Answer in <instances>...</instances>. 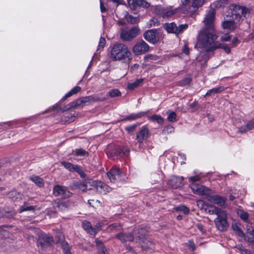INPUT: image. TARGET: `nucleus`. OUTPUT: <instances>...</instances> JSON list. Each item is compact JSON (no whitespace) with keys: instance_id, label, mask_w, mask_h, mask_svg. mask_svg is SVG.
Segmentation results:
<instances>
[{"instance_id":"1","label":"nucleus","mask_w":254,"mask_h":254,"mask_svg":"<svg viewBox=\"0 0 254 254\" xmlns=\"http://www.w3.org/2000/svg\"><path fill=\"white\" fill-rule=\"evenodd\" d=\"M215 15V11L212 9L205 14L202 21L203 26L198 33L195 44V47L197 49L208 51L220 47V45L217 44L213 45V42L217 38L214 27Z\"/></svg>"},{"instance_id":"2","label":"nucleus","mask_w":254,"mask_h":254,"mask_svg":"<svg viewBox=\"0 0 254 254\" xmlns=\"http://www.w3.org/2000/svg\"><path fill=\"white\" fill-rule=\"evenodd\" d=\"M232 9V18L222 22V26L227 32H231L236 29L243 17H246L249 15L250 9L243 6L233 4L230 6Z\"/></svg>"},{"instance_id":"3","label":"nucleus","mask_w":254,"mask_h":254,"mask_svg":"<svg viewBox=\"0 0 254 254\" xmlns=\"http://www.w3.org/2000/svg\"><path fill=\"white\" fill-rule=\"evenodd\" d=\"M110 56L113 61H120L127 64L129 63L132 59L128 48L123 43H117L111 46Z\"/></svg>"},{"instance_id":"4","label":"nucleus","mask_w":254,"mask_h":254,"mask_svg":"<svg viewBox=\"0 0 254 254\" xmlns=\"http://www.w3.org/2000/svg\"><path fill=\"white\" fill-rule=\"evenodd\" d=\"M214 213L217 216L214 220L217 228L221 231L226 230L228 227L226 212L217 207H214Z\"/></svg>"},{"instance_id":"5","label":"nucleus","mask_w":254,"mask_h":254,"mask_svg":"<svg viewBox=\"0 0 254 254\" xmlns=\"http://www.w3.org/2000/svg\"><path fill=\"white\" fill-rule=\"evenodd\" d=\"M98 181L91 179L85 180L83 182H75L73 183L72 187L78 189L82 191L87 192L88 190H97Z\"/></svg>"},{"instance_id":"6","label":"nucleus","mask_w":254,"mask_h":254,"mask_svg":"<svg viewBox=\"0 0 254 254\" xmlns=\"http://www.w3.org/2000/svg\"><path fill=\"white\" fill-rule=\"evenodd\" d=\"M179 10L178 8H172L171 6L164 7L161 5H157L153 7V11L163 18H169L172 16L177 13Z\"/></svg>"},{"instance_id":"7","label":"nucleus","mask_w":254,"mask_h":254,"mask_svg":"<svg viewBox=\"0 0 254 254\" xmlns=\"http://www.w3.org/2000/svg\"><path fill=\"white\" fill-rule=\"evenodd\" d=\"M107 176L110 181L113 183L118 181L123 182L126 180V177L120 169L116 166L113 167L107 173Z\"/></svg>"},{"instance_id":"8","label":"nucleus","mask_w":254,"mask_h":254,"mask_svg":"<svg viewBox=\"0 0 254 254\" xmlns=\"http://www.w3.org/2000/svg\"><path fill=\"white\" fill-rule=\"evenodd\" d=\"M205 0H182L184 8L190 13L195 12L204 2Z\"/></svg>"},{"instance_id":"9","label":"nucleus","mask_w":254,"mask_h":254,"mask_svg":"<svg viewBox=\"0 0 254 254\" xmlns=\"http://www.w3.org/2000/svg\"><path fill=\"white\" fill-rule=\"evenodd\" d=\"M139 33V29L137 27H133L130 29L123 28L121 32L120 37L124 41H129L136 37Z\"/></svg>"},{"instance_id":"10","label":"nucleus","mask_w":254,"mask_h":254,"mask_svg":"<svg viewBox=\"0 0 254 254\" xmlns=\"http://www.w3.org/2000/svg\"><path fill=\"white\" fill-rule=\"evenodd\" d=\"M190 188L193 193L199 195H204L206 198L209 193H213L212 190L200 184L192 183Z\"/></svg>"},{"instance_id":"11","label":"nucleus","mask_w":254,"mask_h":254,"mask_svg":"<svg viewBox=\"0 0 254 254\" xmlns=\"http://www.w3.org/2000/svg\"><path fill=\"white\" fill-rule=\"evenodd\" d=\"M148 45L143 40L137 42L133 46L132 49L133 53L136 56L144 54L149 50Z\"/></svg>"},{"instance_id":"12","label":"nucleus","mask_w":254,"mask_h":254,"mask_svg":"<svg viewBox=\"0 0 254 254\" xmlns=\"http://www.w3.org/2000/svg\"><path fill=\"white\" fill-rule=\"evenodd\" d=\"M246 230V233L244 234V236H242L241 238H244L245 241L254 246V225L248 224Z\"/></svg>"},{"instance_id":"13","label":"nucleus","mask_w":254,"mask_h":254,"mask_svg":"<svg viewBox=\"0 0 254 254\" xmlns=\"http://www.w3.org/2000/svg\"><path fill=\"white\" fill-rule=\"evenodd\" d=\"M213 193H209L206 199L214 204H217L220 206L226 207V198L218 195H212Z\"/></svg>"},{"instance_id":"14","label":"nucleus","mask_w":254,"mask_h":254,"mask_svg":"<svg viewBox=\"0 0 254 254\" xmlns=\"http://www.w3.org/2000/svg\"><path fill=\"white\" fill-rule=\"evenodd\" d=\"M144 38L148 42L155 44L159 40V33L156 30L151 29L144 33Z\"/></svg>"},{"instance_id":"15","label":"nucleus","mask_w":254,"mask_h":254,"mask_svg":"<svg viewBox=\"0 0 254 254\" xmlns=\"http://www.w3.org/2000/svg\"><path fill=\"white\" fill-rule=\"evenodd\" d=\"M149 129L145 126L142 127L140 130L136 133V139L139 143H142L146 140L149 136Z\"/></svg>"},{"instance_id":"16","label":"nucleus","mask_w":254,"mask_h":254,"mask_svg":"<svg viewBox=\"0 0 254 254\" xmlns=\"http://www.w3.org/2000/svg\"><path fill=\"white\" fill-rule=\"evenodd\" d=\"M53 241V238L49 234L42 233L39 235L37 245L39 247L40 245L41 248H43L47 245L51 244Z\"/></svg>"},{"instance_id":"17","label":"nucleus","mask_w":254,"mask_h":254,"mask_svg":"<svg viewBox=\"0 0 254 254\" xmlns=\"http://www.w3.org/2000/svg\"><path fill=\"white\" fill-rule=\"evenodd\" d=\"M54 193L55 195L61 196L64 198L68 197L71 194L65 187L60 186H56L54 187Z\"/></svg>"},{"instance_id":"18","label":"nucleus","mask_w":254,"mask_h":254,"mask_svg":"<svg viewBox=\"0 0 254 254\" xmlns=\"http://www.w3.org/2000/svg\"><path fill=\"white\" fill-rule=\"evenodd\" d=\"M128 4L129 7L132 9H135L138 6L144 7L149 6V3L144 0H127Z\"/></svg>"},{"instance_id":"19","label":"nucleus","mask_w":254,"mask_h":254,"mask_svg":"<svg viewBox=\"0 0 254 254\" xmlns=\"http://www.w3.org/2000/svg\"><path fill=\"white\" fill-rule=\"evenodd\" d=\"M136 231L134 230L133 232V234H125L123 233H120L118 234L116 237L120 240L122 243H125L127 242H131L133 241L134 240V237L133 235L134 234H136Z\"/></svg>"},{"instance_id":"20","label":"nucleus","mask_w":254,"mask_h":254,"mask_svg":"<svg viewBox=\"0 0 254 254\" xmlns=\"http://www.w3.org/2000/svg\"><path fill=\"white\" fill-rule=\"evenodd\" d=\"M183 178L180 177H172L169 181L168 184L173 188L177 189L183 186Z\"/></svg>"},{"instance_id":"21","label":"nucleus","mask_w":254,"mask_h":254,"mask_svg":"<svg viewBox=\"0 0 254 254\" xmlns=\"http://www.w3.org/2000/svg\"><path fill=\"white\" fill-rule=\"evenodd\" d=\"M217 44V45H220V47L219 48H222L224 49L225 52L226 53H227V54H229L231 52V49H230V48L228 47V46H223L222 44H221L220 43H218V42H216V43H214V42H213V45H216ZM217 48H219V47H217ZM215 49H216V48H214L211 50H208V51H206V50H204L203 49H200V50H202V52L200 53L199 55L197 57V59L199 61H201V57H202V56L203 55L204 53L203 52H208V51H211V50H213Z\"/></svg>"},{"instance_id":"22","label":"nucleus","mask_w":254,"mask_h":254,"mask_svg":"<svg viewBox=\"0 0 254 254\" xmlns=\"http://www.w3.org/2000/svg\"><path fill=\"white\" fill-rule=\"evenodd\" d=\"M112 188L105 183L98 181L96 191L106 193L111 190Z\"/></svg>"},{"instance_id":"23","label":"nucleus","mask_w":254,"mask_h":254,"mask_svg":"<svg viewBox=\"0 0 254 254\" xmlns=\"http://www.w3.org/2000/svg\"><path fill=\"white\" fill-rule=\"evenodd\" d=\"M82 227L84 230L90 235H96V232L93 230L91 224L88 221H84L82 223Z\"/></svg>"},{"instance_id":"24","label":"nucleus","mask_w":254,"mask_h":254,"mask_svg":"<svg viewBox=\"0 0 254 254\" xmlns=\"http://www.w3.org/2000/svg\"><path fill=\"white\" fill-rule=\"evenodd\" d=\"M254 128V119L250 121L246 126L242 127L239 128V131L241 132H246L248 130Z\"/></svg>"},{"instance_id":"25","label":"nucleus","mask_w":254,"mask_h":254,"mask_svg":"<svg viewBox=\"0 0 254 254\" xmlns=\"http://www.w3.org/2000/svg\"><path fill=\"white\" fill-rule=\"evenodd\" d=\"M125 18L128 22L131 24H134L137 23L139 21V17L137 14L131 15L127 14L125 15Z\"/></svg>"},{"instance_id":"26","label":"nucleus","mask_w":254,"mask_h":254,"mask_svg":"<svg viewBox=\"0 0 254 254\" xmlns=\"http://www.w3.org/2000/svg\"><path fill=\"white\" fill-rule=\"evenodd\" d=\"M148 119L152 121H156L159 125H163L164 123V119L160 115H153L152 116H148Z\"/></svg>"},{"instance_id":"27","label":"nucleus","mask_w":254,"mask_h":254,"mask_svg":"<svg viewBox=\"0 0 254 254\" xmlns=\"http://www.w3.org/2000/svg\"><path fill=\"white\" fill-rule=\"evenodd\" d=\"M164 27L168 32L174 33L176 34L177 25L175 23L172 22L171 23H166L164 25Z\"/></svg>"},{"instance_id":"28","label":"nucleus","mask_w":254,"mask_h":254,"mask_svg":"<svg viewBox=\"0 0 254 254\" xmlns=\"http://www.w3.org/2000/svg\"><path fill=\"white\" fill-rule=\"evenodd\" d=\"M61 164L65 168L70 172H74L78 168V165H74L69 162L63 161L61 162Z\"/></svg>"},{"instance_id":"29","label":"nucleus","mask_w":254,"mask_h":254,"mask_svg":"<svg viewBox=\"0 0 254 254\" xmlns=\"http://www.w3.org/2000/svg\"><path fill=\"white\" fill-rule=\"evenodd\" d=\"M147 112H140L137 114H132L128 117H127L125 120H135L139 119L141 117L145 116Z\"/></svg>"},{"instance_id":"30","label":"nucleus","mask_w":254,"mask_h":254,"mask_svg":"<svg viewBox=\"0 0 254 254\" xmlns=\"http://www.w3.org/2000/svg\"><path fill=\"white\" fill-rule=\"evenodd\" d=\"M30 180L40 187L44 185V180L38 176H32L30 177Z\"/></svg>"},{"instance_id":"31","label":"nucleus","mask_w":254,"mask_h":254,"mask_svg":"<svg viewBox=\"0 0 254 254\" xmlns=\"http://www.w3.org/2000/svg\"><path fill=\"white\" fill-rule=\"evenodd\" d=\"M224 90V88L223 87H219L217 88H212L211 89L209 90L206 93V96L209 95H213L215 94H217L218 93H220L222 91Z\"/></svg>"},{"instance_id":"32","label":"nucleus","mask_w":254,"mask_h":254,"mask_svg":"<svg viewBox=\"0 0 254 254\" xmlns=\"http://www.w3.org/2000/svg\"><path fill=\"white\" fill-rule=\"evenodd\" d=\"M168 115L167 120L170 122H175L177 121V115L175 112L171 111H168L167 112Z\"/></svg>"},{"instance_id":"33","label":"nucleus","mask_w":254,"mask_h":254,"mask_svg":"<svg viewBox=\"0 0 254 254\" xmlns=\"http://www.w3.org/2000/svg\"><path fill=\"white\" fill-rule=\"evenodd\" d=\"M229 0H218L215 1L213 4L216 8H220L227 5L228 3Z\"/></svg>"},{"instance_id":"34","label":"nucleus","mask_w":254,"mask_h":254,"mask_svg":"<svg viewBox=\"0 0 254 254\" xmlns=\"http://www.w3.org/2000/svg\"><path fill=\"white\" fill-rule=\"evenodd\" d=\"M16 212L13 210L10 211V212H8L3 209H0V218L3 216H5L7 217H11L14 216Z\"/></svg>"},{"instance_id":"35","label":"nucleus","mask_w":254,"mask_h":254,"mask_svg":"<svg viewBox=\"0 0 254 254\" xmlns=\"http://www.w3.org/2000/svg\"><path fill=\"white\" fill-rule=\"evenodd\" d=\"M8 197L12 200L21 198V194L15 190H12L8 193Z\"/></svg>"},{"instance_id":"36","label":"nucleus","mask_w":254,"mask_h":254,"mask_svg":"<svg viewBox=\"0 0 254 254\" xmlns=\"http://www.w3.org/2000/svg\"><path fill=\"white\" fill-rule=\"evenodd\" d=\"M81 98L78 99L75 101H73L70 104V108H77L78 107H83V105L82 104V102H81Z\"/></svg>"},{"instance_id":"37","label":"nucleus","mask_w":254,"mask_h":254,"mask_svg":"<svg viewBox=\"0 0 254 254\" xmlns=\"http://www.w3.org/2000/svg\"><path fill=\"white\" fill-rule=\"evenodd\" d=\"M74 154L78 156H87L88 155V152L82 149V148L76 149L74 151Z\"/></svg>"},{"instance_id":"38","label":"nucleus","mask_w":254,"mask_h":254,"mask_svg":"<svg viewBox=\"0 0 254 254\" xmlns=\"http://www.w3.org/2000/svg\"><path fill=\"white\" fill-rule=\"evenodd\" d=\"M233 230L240 237L244 236V232L241 230L239 227L236 224H233L232 226Z\"/></svg>"},{"instance_id":"39","label":"nucleus","mask_w":254,"mask_h":254,"mask_svg":"<svg viewBox=\"0 0 254 254\" xmlns=\"http://www.w3.org/2000/svg\"><path fill=\"white\" fill-rule=\"evenodd\" d=\"M35 207L31 205H28L26 203H25L23 206H21L19 210V212L21 213L25 211L34 210Z\"/></svg>"},{"instance_id":"40","label":"nucleus","mask_w":254,"mask_h":254,"mask_svg":"<svg viewBox=\"0 0 254 254\" xmlns=\"http://www.w3.org/2000/svg\"><path fill=\"white\" fill-rule=\"evenodd\" d=\"M237 214L242 219L246 221L248 220L249 215L247 212L243 210H237Z\"/></svg>"},{"instance_id":"41","label":"nucleus","mask_w":254,"mask_h":254,"mask_svg":"<svg viewBox=\"0 0 254 254\" xmlns=\"http://www.w3.org/2000/svg\"><path fill=\"white\" fill-rule=\"evenodd\" d=\"M108 93L111 97H119L121 95V92L117 89H112Z\"/></svg>"},{"instance_id":"42","label":"nucleus","mask_w":254,"mask_h":254,"mask_svg":"<svg viewBox=\"0 0 254 254\" xmlns=\"http://www.w3.org/2000/svg\"><path fill=\"white\" fill-rule=\"evenodd\" d=\"M142 81V79H139L136 80L133 83H129L127 85V88L130 90L133 89L134 88L137 87L140 83H141Z\"/></svg>"},{"instance_id":"43","label":"nucleus","mask_w":254,"mask_h":254,"mask_svg":"<svg viewBox=\"0 0 254 254\" xmlns=\"http://www.w3.org/2000/svg\"><path fill=\"white\" fill-rule=\"evenodd\" d=\"M81 99L84 106L90 104L91 102L94 101L93 97L91 96L83 97Z\"/></svg>"},{"instance_id":"44","label":"nucleus","mask_w":254,"mask_h":254,"mask_svg":"<svg viewBox=\"0 0 254 254\" xmlns=\"http://www.w3.org/2000/svg\"><path fill=\"white\" fill-rule=\"evenodd\" d=\"M175 209L178 211L183 212L184 214H187L189 212V209L184 205H180L175 208Z\"/></svg>"},{"instance_id":"45","label":"nucleus","mask_w":254,"mask_h":254,"mask_svg":"<svg viewBox=\"0 0 254 254\" xmlns=\"http://www.w3.org/2000/svg\"><path fill=\"white\" fill-rule=\"evenodd\" d=\"M188 26L187 24H181L179 26H177L176 34H178L182 32L184 30L187 29Z\"/></svg>"},{"instance_id":"46","label":"nucleus","mask_w":254,"mask_h":254,"mask_svg":"<svg viewBox=\"0 0 254 254\" xmlns=\"http://www.w3.org/2000/svg\"><path fill=\"white\" fill-rule=\"evenodd\" d=\"M106 44V40L104 38H101L100 39V41L99 42V45L97 48V51H98L100 50H102L104 47L105 45Z\"/></svg>"},{"instance_id":"47","label":"nucleus","mask_w":254,"mask_h":254,"mask_svg":"<svg viewBox=\"0 0 254 254\" xmlns=\"http://www.w3.org/2000/svg\"><path fill=\"white\" fill-rule=\"evenodd\" d=\"M174 131V128L172 126H166L163 130V132L164 133H171L173 132Z\"/></svg>"},{"instance_id":"48","label":"nucleus","mask_w":254,"mask_h":254,"mask_svg":"<svg viewBox=\"0 0 254 254\" xmlns=\"http://www.w3.org/2000/svg\"><path fill=\"white\" fill-rule=\"evenodd\" d=\"M138 125L137 124H134L132 126H127L125 127V129L128 132H133L135 130Z\"/></svg>"},{"instance_id":"49","label":"nucleus","mask_w":254,"mask_h":254,"mask_svg":"<svg viewBox=\"0 0 254 254\" xmlns=\"http://www.w3.org/2000/svg\"><path fill=\"white\" fill-rule=\"evenodd\" d=\"M158 21L157 19L153 18L151 19L149 22V25L150 26H155L158 25Z\"/></svg>"},{"instance_id":"50","label":"nucleus","mask_w":254,"mask_h":254,"mask_svg":"<svg viewBox=\"0 0 254 254\" xmlns=\"http://www.w3.org/2000/svg\"><path fill=\"white\" fill-rule=\"evenodd\" d=\"M74 172H77L82 178H84L85 177V174L83 172L80 167L79 166H78V168H77V169H76Z\"/></svg>"},{"instance_id":"51","label":"nucleus","mask_w":254,"mask_h":254,"mask_svg":"<svg viewBox=\"0 0 254 254\" xmlns=\"http://www.w3.org/2000/svg\"><path fill=\"white\" fill-rule=\"evenodd\" d=\"M189 179L190 181H191L192 183H194L195 182L199 181L200 180V178L197 175L193 177H190Z\"/></svg>"},{"instance_id":"52","label":"nucleus","mask_w":254,"mask_h":254,"mask_svg":"<svg viewBox=\"0 0 254 254\" xmlns=\"http://www.w3.org/2000/svg\"><path fill=\"white\" fill-rule=\"evenodd\" d=\"M93 228V230L96 232V234L97 232L101 229L102 228V224L101 223H97L94 227Z\"/></svg>"},{"instance_id":"53","label":"nucleus","mask_w":254,"mask_h":254,"mask_svg":"<svg viewBox=\"0 0 254 254\" xmlns=\"http://www.w3.org/2000/svg\"><path fill=\"white\" fill-rule=\"evenodd\" d=\"M81 88L79 86H75L74 88H73L71 90V92L72 93V94H75L77 93L78 92H79Z\"/></svg>"},{"instance_id":"54","label":"nucleus","mask_w":254,"mask_h":254,"mask_svg":"<svg viewBox=\"0 0 254 254\" xmlns=\"http://www.w3.org/2000/svg\"><path fill=\"white\" fill-rule=\"evenodd\" d=\"M196 227L197 228L199 229V230L202 232V233H205V230L204 229L203 226L200 223H198L196 225Z\"/></svg>"},{"instance_id":"55","label":"nucleus","mask_w":254,"mask_h":254,"mask_svg":"<svg viewBox=\"0 0 254 254\" xmlns=\"http://www.w3.org/2000/svg\"><path fill=\"white\" fill-rule=\"evenodd\" d=\"M230 40V36L228 35H225L221 37V41H228Z\"/></svg>"},{"instance_id":"56","label":"nucleus","mask_w":254,"mask_h":254,"mask_svg":"<svg viewBox=\"0 0 254 254\" xmlns=\"http://www.w3.org/2000/svg\"><path fill=\"white\" fill-rule=\"evenodd\" d=\"M64 254H72L70 253L69 248L67 245L64 248Z\"/></svg>"},{"instance_id":"57","label":"nucleus","mask_w":254,"mask_h":254,"mask_svg":"<svg viewBox=\"0 0 254 254\" xmlns=\"http://www.w3.org/2000/svg\"><path fill=\"white\" fill-rule=\"evenodd\" d=\"M183 52L186 55H189V49L188 46L187 45V44H185L184 45V48H183Z\"/></svg>"},{"instance_id":"58","label":"nucleus","mask_w":254,"mask_h":254,"mask_svg":"<svg viewBox=\"0 0 254 254\" xmlns=\"http://www.w3.org/2000/svg\"><path fill=\"white\" fill-rule=\"evenodd\" d=\"M204 202L203 200H199L197 201V206L200 208L201 209H202L204 207Z\"/></svg>"},{"instance_id":"59","label":"nucleus","mask_w":254,"mask_h":254,"mask_svg":"<svg viewBox=\"0 0 254 254\" xmlns=\"http://www.w3.org/2000/svg\"><path fill=\"white\" fill-rule=\"evenodd\" d=\"M73 94L71 92V91H70L69 92H68V93H67L62 98V100H65L66 99H67V98L70 97L71 96H72Z\"/></svg>"},{"instance_id":"60","label":"nucleus","mask_w":254,"mask_h":254,"mask_svg":"<svg viewBox=\"0 0 254 254\" xmlns=\"http://www.w3.org/2000/svg\"><path fill=\"white\" fill-rule=\"evenodd\" d=\"M239 43V40L237 38H234L232 41V44L235 46Z\"/></svg>"},{"instance_id":"61","label":"nucleus","mask_w":254,"mask_h":254,"mask_svg":"<svg viewBox=\"0 0 254 254\" xmlns=\"http://www.w3.org/2000/svg\"><path fill=\"white\" fill-rule=\"evenodd\" d=\"M106 249L103 246L101 247V250L99 254H106Z\"/></svg>"},{"instance_id":"62","label":"nucleus","mask_w":254,"mask_h":254,"mask_svg":"<svg viewBox=\"0 0 254 254\" xmlns=\"http://www.w3.org/2000/svg\"><path fill=\"white\" fill-rule=\"evenodd\" d=\"M188 246L192 249V250H194V244L193 242L189 241L188 243Z\"/></svg>"},{"instance_id":"63","label":"nucleus","mask_w":254,"mask_h":254,"mask_svg":"<svg viewBox=\"0 0 254 254\" xmlns=\"http://www.w3.org/2000/svg\"><path fill=\"white\" fill-rule=\"evenodd\" d=\"M95 242H96V244L97 246H99V247L103 246L102 243L101 241H100L98 239H96Z\"/></svg>"},{"instance_id":"64","label":"nucleus","mask_w":254,"mask_h":254,"mask_svg":"<svg viewBox=\"0 0 254 254\" xmlns=\"http://www.w3.org/2000/svg\"><path fill=\"white\" fill-rule=\"evenodd\" d=\"M101 10L102 12H104L106 11V8L103 6L102 2H100Z\"/></svg>"}]
</instances>
